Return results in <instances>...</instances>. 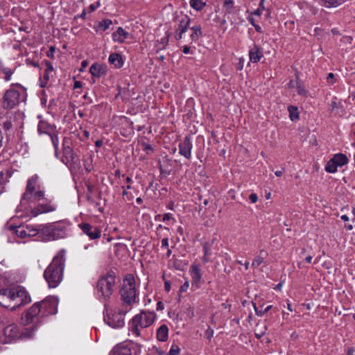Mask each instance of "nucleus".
<instances>
[{
  "label": "nucleus",
  "instance_id": "nucleus-10",
  "mask_svg": "<svg viewBox=\"0 0 355 355\" xmlns=\"http://www.w3.org/2000/svg\"><path fill=\"white\" fill-rule=\"evenodd\" d=\"M34 328L26 329L21 334L19 333L18 327L15 324H11L6 326L3 330V334L6 337V342L10 343L19 337L31 338L33 334Z\"/></svg>",
  "mask_w": 355,
  "mask_h": 355
},
{
  "label": "nucleus",
  "instance_id": "nucleus-47",
  "mask_svg": "<svg viewBox=\"0 0 355 355\" xmlns=\"http://www.w3.org/2000/svg\"><path fill=\"white\" fill-rule=\"evenodd\" d=\"M183 34H184V33L175 31V39L177 40H181L182 38V35Z\"/></svg>",
  "mask_w": 355,
  "mask_h": 355
},
{
  "label": "nucleus",
  "instance_id": "nucleus-36",
  "mask_svg": "<svg viewBox=\"0 0 355 355\" xmlns=\"http://www.w3.org/2000/svg\"><path fill=\"white\" fill-rule=\"evenodd\" d=\"M296 89L299 95L304 97L307 96V91L306 90L305 87L299 82L296 83Z\"/></svg>",
  "mask_w": 355,
  "mask_h": 355
},
{
  "label": "nucleus",
  "instance_id": "nucleus-29",
  "mask_svg": "<svg viewBox=\"0 0 355 355\" xmlns=\"http://www.w3.org/2000/svg\"><path fill=\"white\" fill-rule=\"evenodd\" d=\"M266 254V253L265 251L261 250L259 255L257 256L254 259V260L252 263V266L255 267V268L259 266L263 262L264 257Z\"/></svg>",
  "mask_w": 355,
  "mask_h": 355
},
{
  "label": "nucleus",
  "instance_id": "nucleus-9",
  "mask_svg": "<svg viewBox=\"0 0 355 355\" xmlns=\"http://www.w3.org/2000/svg\"><path fill=\"white\" fill-rule=\"evenodd\" d=\"M40 233L47 241L62 239L66 236V225L62 222H55L43 227Z\"/></svg>",
  "mask_w": 355,
  "mask_h": 355
},
{
  "label": "nucleus",
  "instance_id": "nucleus-59",
  "mask_svg": "<svg viewBox=\"0 0 355 355\" xmlns=\"http://www.w3.org/2000/svg\"><path fill=\"white\" fill-rule=\"evenodd\" d=\"M264 1L265 0H261V1L259 3V8H260L261 10H265L264 5H263Z\"/></svg>",
  "mask_w": 355,
  "mask_h": 355
},
{
  "label": "nucleus",
  "instance_id": "nucleus-1",
  "mask_svg": "<svg viewBox=\"0 0 355 355\" xmlns=\"http://www.w3.org/2000/svg\"><path fill=\"white\" fill-rule=\"evenodd\" d=\"M37 178V175H35L28 180L26 191L18 207L26 213H30L33 217L54 211L57 208L51 201L46 203L40 202L44 199V193L42 191H35Z\"/></svg>",
  "mask_w": 355,
  "mask_h": 355
},
{
  "label": "nucleus",
  "instance_id": "nucleus-2",
  "mask_svg": "<svg viewBox=\"0 0 355 355\" xmlns=\"http://www.w3.org/2000/svg\"><path fill=\"white\" fill-rule=\"evenodd\" d=\"M65 254L64 250L59 251L44 270V277L50 288L57 287L62 280Z\"/></svg>",
  "mask_w": 355,
  "mask_h": 355
},
{
  "label": "nucleus",
  "instance_id": "nucleus-32",
  "mask_svg": "<svg viewBox=\"0 0 355 355\" xmlns=\"http://www.w3.org/2000/svg\"><path fill=\"white\" fill-rule=\"evenodd\" d=\"M323 5L327 8L336 7L343 3V0H322Z\"/></svg>",
  "mask_w": 355,
  "mask_h": 355
},
{
  "label": "nucleus",
  "instance_id": "nucleus-41",
  "mask_svg": "<svg viewBox=\"0 0 355 355\" xmlns=\"http://www.w3.org/2000/svg\"><path fill=\"white\" fill-rule=\"evenodd\" d=\"M327 80L328 83L333 85L335 83L334 74L329 73L327 77Z\"/></svg>",
  "mask_w": 355,
  "mask_h": 355
},
{
  "label": "nucleus",
  "instance_id": "nucleus-48",
  "mask_svg": "<svg viewBox=\"0 0 355 355\" xmlns=\"http://www.w3.org/2000/svg\"><path fill=\"white\" fill-rule=\"evenodd\" d=\"M164 309V304L162 302H158L157 304V308L156 309L157 311H162Z\"/></svg>",
  "mask_w": 355,
  "mask_h": 355
},
{
  "label": "nucleus",
  "instance_id": "nucleus-35",
  "mask_svg": "<svg viewBox=\"0 0 355 355\" xmlns=\"http://www.w3.org/2000/svg\"><path fill=\"white\" fill-rule=\"evenodd\" d=\"M50 137H51V139L52 144H53L54 149H55V156L58 157V146H59L58 137L56 134L53 135V133H51L50 135Z\"/></svg>",
  "mask_w": 355,
  "mask_h": 355
},
{
  "label": "nucleus",
  "instance_id": "nucleus-42",
  "mask_svg": "<svg viewBox=\"0 0 355 355\" xmlns=\"http://www.w3.org/2000/svg\"><path fill=\"white\" fill-rule=\"evenodd\" d=\"M12 126V122L10 121H6L3 123V127L6 130H9Z\"/></svg>",
  "mask_w": 355,
  "mask_h": 355
},
{
  "label": "nucleus",
  "instance_id": "nucleus-27",
  "mask_svg": "<svg viewBox=\"0 0 355 355\" xmlns=\"http://www.w3.org/2000/svg\"><path fill=\"white\" fill-rule=\"evenodd\" d=\"M331 159L338 167L344 166L348 162L347 156L343 153L336 154Z\"/></svg>",
  "mask_w": 355,
  "mask_h": 355
},
{
  "label": "nucleus",
  "instance_id": "nucleus-57",
  "mask_svg": "<svg viewBox=\"0 0 355 355\" xmlns=\"http://www.w3.org/2000/svg\"><path fill=\"white\" fill-rule=\"evenodd\" d=\"M103 144V141L101 140H97L95 143L96 146L101 147Z\"/></svg>",
  "mask_w": 355,
  "mask_h": 355
},
{
  "label": "nucleus",
  "instance_id": "nucleus-31",
  "mask_svg": "<svg viewBox=\"0 0 355 355\" xmlns=\"http://www.w3.org/2000/svg\"><path fill=\"white\" fill-rule=\"evenodd\" d=\"M289 116L291 121H295L299 118L298 108L295 106H289L288 108Z\"/></svg>",
  "mask_w": 355,
  "mask_h": 355
},
{
  "label": "nucleus",
  "instance_id": "nucleus-46",
  "mask_svg": "<svg viewBox=\"0 0 355 355\" xmlns=\"http://www.w3.org/2000/svg\"><path fill=\"white\" fill-rule=\"evenodd\" d=\"M162 247L168 248V240L167 238H164L162 240Z\"/></svg>",
  "mask_w": 355,
  "mask_h": 355
},
{
  "label": "nucleus",
  "instance_id": "nucleus-11",
  "mask_svg": "<svg viewBox=\"0 0 355 355\" xmlns=\"http://www.w3.org/2000/svg\"><path fill=\"white\" fill-rule=\"evenodd\" d=\"M42 315H52L57 313L58 300L55 297H49L38 302Z\"/></svg>",
  "mask_w": 355,
  "mask_h": 355
},
{
  "label": "nucleus",
  "instance_id": "nucleus-40",
  "mask_svg": "<svg viewBox=\"0 0 355 355\" xmlns=\"http://www.w3.org/2000/svg\"><path fill=\"white\" fill-rule=\"evenodd\" d=\"M331 110L334 111L335 110L343 107L342 103L340 101H337L336 100L332 101L330 105Z\"/></svg>",
  "mask_w": 355,
  "mask_h": 355
},
{
  "label": "nucleus",
  "instance_id": "nucleus-55",
  "mask_svg": "<svg viewBox=\"0 0 355 355\" xmlns=\"http://www.w3.org/2000/svg\"><path fill=\"white\" fill-rule=\"evenodd\" d=\"M312 259H313L312 256L309 255V256H307V257L305 258V261H306L307 263H311Z\"/></svg>",
  "mask_w": 355,
  "mask_h": 355
},
{
  "label": "nucleus",
  "instance_id": "nucleus-62",
  "mask_svg": "<svg viewBox=\"0 0 355 355\" xmlns=\"http://www.w3.org/2000/svg\"><path fill=\"white\" fill-rule=\"evenodd\" d=\"M167 42H168V37H166L162 39V43L164 45H166L167 44Z\"/></svg>",
  "mask_w": 355,
  "mask_h": 355
},
{
  "label": "nucleus",
  "instance_id": "nucleus-60",
  "mask_svg": "<svg viewBox=\"0 0 355 355\" xmlns=\"http://www.w3.org/2000/svg\"><path fill=\"white\" fill-rule=\"evenodd\" d=\"M282 173H283V171H276L275 172V175H276V176H277V177H280V176H282Z\"/></svg>",
  "mask_w": 355,
  "mask_h": 355
},
{
  "label": "nucleus",
  "instance_id": "nucleus-5",
  "mask_svg": "<svg viewBox=\"0 0 355 355\" xmlns=\"http://www.w3.org/2000/svg\"><path fill=\"white\" fill-rule=\"evenodd\" d=\"M105 310L104 320L112 328L122 327L125 324V315L131 311L123 304L115 307L105 305Z\"/></svg>",
  "mask_w": 355,
  "mask_h": 355
},
{
  "label": "nucleus",
  "instance_id": "nucleus-52",
  "mask_svg": "<svg viewBox=\"0 0 355 355\" xmlns=\"http://www.w3.org/2000/svg\"><path fill=\"white\" fill-rule=\"evenodd\" d=\"M164 288L166 291H169L171 289V284L168 282H166L164 284Z\"/></svg>",
  "mask_w": 355,
  "mask_h": 355
},
{
  "label": "nucleus",
  "instance_id": "nucleus-23",
  "mask_svg": "<svg viewBox=\"0 0 355 355\" xmlns=\"http://www.w3.org/2000/svg\"><path fill=\"white\" fill-rule=\"evenodd\" d=\"M110 355H132V352L127 346L119 345L114 347Z\"/></svg>",
  "mask_w": 355,
  "mask_h": 355
},
{
  "label": "nucleus",
  "instance_id": "nucleus-16",
  "mask_svg": "<svg viewBox=\"0 0 355 355\" xmlns=\"http://www.w3.org/2000/svg\"><path fill=\"white\" fill-rule=\"evenodd\" d=\"M70 139L64 137L62 141V153L67 162H74L75 154L70 147Z\"/></svg>",
  "mask_w": 355,
  "mask_h": 355
},
{
  "label": "nucleus",
  "instance_id": "nucleus-53",
  "mask_svg": "<svg viewBox=\"0 0 355 355\" xmlns=\"http://www.w3.org/2000/svg\"><path fill=\"white\" fill-rule=\"evenodd\" d=\"M261 10L260 8H258L256 10H254V15H257V16H260L261 14Z\"/></svg>",
  "mask_w": 355,
  "mask_h": 355
},
{
  "label": "nucleus",
  "instance_id": "nucleus-37",
  "mask_svg": "<svg viewBox=\"0 0 355 355\" xmlns=\"http://www.w3.org/2000/svg\"><path fill=\"white\" fill-rule=\"evenodd\" d=\"M180 347L176 345H173L171 346L168 352V355H178L180 353Z\"/></svg>",
  "mask_w": 355,
  "mask_h": 355
},
{
  "label": "nucleus",
  "instance_id": "nucleus-26",
  "mask_svg": "<svg viewBox=\"0 0 355 355\" xmlns=\"http://www.w3.org/2000/svg\"><path fill=\"white\" fill-rule=\"evenodd\" d=\"M192 33L190 35V38L192 42H197L202 35L201 27L200 25H196L191 28Z\"/></svg>",
  "mask_w": 355,
  "mask_h": 355
},
{
  "label": "nucleus",
  "instance_id": "nucleus-17",
  "mask_svg": "<svg viewBox=\"0 0 355 355\" xmlns=\"http://www.w3.org/2000/svg\"><path fill=\"white\" fill-rule=\"evenodd\" d=\"M89 72L92 76L100 78L107 73V67L98 63H94L89 68Z\"/></svg>",
  "mask_w": 355,
  "mask_h": 355
},
{
  "label": "nucleus",
  "instance_id": "nucleus-15",
  "mask_svg": "<svg viewBox=\"0 0 355 355\" xmlns=\"http://www.w3.org/2000/svg\"><path fill=\"white\" fill-rule=\"evenodd\" d=\"M40 313H41L40 304L38 302H36L26 311L25 315L22 318V320L26 324H28Z\"/></svg>",
  "mask_w": 355,
  "mask_h": 355
},
{
  "label": "nucleus",
  "instance_id": "nucleus-3",
  "mask_svg": "<svg viewBox=\"0 0 355 355\" xmlns=\"http://www.w3.org/2000/svg\"><path fill=\"white\" fill-rule=\"evenodd\" d=\"M30 302L29 297L24 288H5L0 290V305L15 310Z\"/></svg>",
  "mask_w": 355,
  "mask_h": 355
},
{
  "label": "nucleus",
  "instance_id": "nucleus-22",
  "mask_svg": "<svg viewBox=\"0 0 355 355\" xmlns=\"http://www.w3.org/2000/svg\"><path fill=\"white\" fill-rule=\"evenodd\" d=\"M37 130L40 134L50 135L53 132V128L46 121H40L38 123Z\"/></svg>",
  "mask_w": 355,
  "mask_h": 355
},
{
  "label": "nucleus",
  "instance_id": "nucleus-43",
  "mask_svg": "<svg viewBox=\"0 0 355 355\" xmlns=\"http://www.w3.org/2000/svg\"><path fill=\"white\" fill-rule=\"evenodd\" d=\"M189 286V281H188V280H187V281L184 283V284L180 287V291L181 293H184V292L187 291V290L188 289Z\"/></svg>",
  "mask_w": 355,
  "mask_h": 355
},
{
  "label": "nucleus",
  "instance_id": "nucleus-64",
  "mask_svg": "<svg viewBox=\"0 0 355 355\" xmlns=\"http://www.w3.org/2000/svg\"><path fill=\"white\" fill-rule=\"evenodd\" d=\"M253 26H254L257 31L261 32V28L259 26L255 24H254Z\"/></svg>",
  "mask_w": 355,
  "mask_h": 355
},
{
  "label": "nucleus",
  "instance_id": "nucleus-50",
  "mask_svg": "<svg viewBox=\"0 0 355 355\" xmlns=\"http://www.w3.org/2000/svg\"><path fill=\"white\" fill-rule=\"evenodd\" d=\"M172 216V214L170 213L165 214L163 216V220L166 221L169 220Z\"/></svg>",
  "mask_w": 355,
  "mask_h": 355
},
{
  "label": "nucleus",
  "instance_id": "nucleus-44",
  "mask_svg": "<svg viewBox=\"0 0 355 355\" xmlns=\"http://www.w3.org/2000/svg\"><path fill=\"white\" fill-rule=\"evenodd\" d=\"M249 199L252 203H256L258 200L257 195L256 193H252L250 195Z\"/></svg>",
  "mask_w": 355,
  "mask_h": 355
},
{
  "label": "nucleus",
  "instance_id": "nucleus-19",
  "mask_svg": "<svg viewBox=\"0 0 355 355\" xmlns=\"http://www.w3.org/2000/svg\"><path fill=\"white\" fill-rule=\"evenodd\" d=\"M130 36V33L125 31L122 27H119L116 32L112 34V38L114 42L123 43Z\"/></svg>",
  "mask_w": 355,
  "mask_h": 355
},
{
  "label": "nucleus",
  "instance_id": "nucleus-12",
  "mask_svg": "<svg viewBox=\"0 0 355 355\" xmlns=\"http://www.w3.org/2000/svg\"><path fill=\"white\" fill-rule=\"evenodd\" d=\"M10 229L12 230L15 234L19 238L34 236L39 233L38 230L31 225H21L15 227L10 226Z\"/></svg>",
  "mask_w": 355,
  "mask_h": 355
},
{
  "label": "nucleus",
  "instance_id": "nucleus-33",
  "mask_svg": "<svg viewBox=\"0 0 355 355\" xmlns=\"http://www.w3.org/2000/svg\"><path fill=\"white\" fill-rule=\"evenodd\" d=\"M338 166L331 159L325 166V171L328 173H334L337 171Z\"/></svg>",
  "mask_w": 355,
  "mask_h": 355
},
{
  "label": "nucleus",
  "instance_id": "nucleus-4",
  "mask_svg": "<svg viewBox=\"0 0 355 355\" xmlns=\"http://www.w3.org/2000/svg\"><path fill=\"white\" fill-rule=\"evenodd\" d=\"M120 296L123 305L132 310L135 304H138L139 291L137 288L134 276L128 274L123 279L122 286L120 289Z\"/></svg>",
  "mask_w": 355,
  "mask_h": 355
},
{
  "label": "nucleus",
  "instance_id": "nucleus-51",
  "mask_svg": "<svg viewBox=\"0 0 355 355\" xmlns=\"http://www.w3.org/2000/svg\"><path fill=\"white\" fill-rule=\"evenodd\" d=\"M182 52L184 53V54H188L190 53V48L189 46H183V49H182Z\"/></svg>",
  "mask_w": 355,
  "mask_h": 355
},
{
  "label": "nucleus",
  "instance_id": "nucleus-7",
  "mask_svg": "<svg viewBox=\"0 0 355 355\" xmlns=\"http://www.w3.org/2000/svg\"><path fill=\"white\" fill-rule=\"evenodd\" d=\"M24 93V88L20 86L13 87L6 91L2 96V107L4 110H12L19 105Z\"/></svg>",
  "mask_w": 355,
  "mask_h": 355
},
{
  "label": "nucleus",
  "instance_id": "nucleus-61",
  "mask_svg": "<svg viewBox=\"0 0 355 355\" xmlns=\"http://www.w3.org/2000/svg\"><path fill=\"white\" fill-rule=\"evenodd\" d=\"M340 218L344 221H348L349 217L347 215H342Z\"/></svg>",
  "mask_w": 355,
  "mask_h": 355
},
{
  "label": "nucleus",
  "instance_id": "nucleus-25",
  "mask_svg": "<svg viewBox=\"0 0 355 355\" xmlns=\"http://www.w3.org/2000/svg\"><path fill=\"white\" fill-rule=\"evenodd\" d=\"M44 63H45V66H46V69H45V71H44V74L43 76L44 80L41 83V86L42 87L46 85V83L49 80V75H50V73H51L53 72V65H52V64L49 61L46 60L44 62Z\"/></svg>",
  "mask_w": 355,
  "mask_h": 355
},
{
  "label": "nucleus",
  "instance_id": "nucleus-56",
  "mask_svg": "<svg viewBox=\"0 0 355 355\" xmlns=\"http://www.w3.org/2000/svg\"><path fill=\"white\" fill-rule=\"evenodd\" d=\"M204 252H205V257H207L209 254V250L207 248V245L204 246Z\"/></svg>",
  "mask_w": 355,
  "mask_h": 355
},
{
  "label": "nucleus",
  "instance_id": "nucleus-8",
  "mask_svg": "<svg viewBox=\"0 0 355 355\" xmlns=\"http://www.w3.org/2000/svg\"><path fill=\"white\" fill-rule=\"evenodd\" d=\"M116 284V275L113 272L103 276L97 284V293L100 297L105 300L109 298L113 293Z\"/></svg>",
  "mask_w": 355,
  "mask_h": 355
},
{
  "label": "nucleus",
  "instance_id": "nucleus-54",
  "mask_svg": "<svg viewBox=\"0 0 355 355\" xmlns=\"http://www.w3.org/2000/svg\"><path fill=\"white\" fill-rule=\"evenodd\" d=\"M288 87L292 88V87H296V83H294L293 80H291L289 82V83L288 84Z\"/></svg>",
  "mask_w": 355,
  "mask_h": 355
},
{
  "label": "nucleus",
  "instance_id": "nucleus-21",
  "mask_svg": "<svg viewBox=\"0 0 355 355\" xmlns=\"http://www.w3.org/2000/svg\"><path fill=\"white\" fill-rule=\"evenodd\" d=\"M168 338V328L166 324L161 325L157 331V338L160 342H165Z\"/></svg>",
  "mask_w": 355,
  "mask_h": 355
},
{
  "label": "nucleus",
  "instance_id": "nucleus-39",
  "mask_svg": "<svg viewBox=\"0 0 355 355\" xmlns=\"http://www.w3.org/2000/svg\"><path fill=\"white\" fill-rule=\"evenodd\" d=\"M3 73L5 74V80L6 81L10 80L12 74V70L9 68H5L3 69Z\"/></svg>",
  "mask_w": 355,
  "mask_h": 355
},
{
  "label": "nucleus",
  "instance_id": "nucleus-18",
  "mask_svg": "<svg viewBox=\"0 0 355 355\" xmlns=\"http://www.w3.org/2000/svg\"><path fill=\"white\" fill-rule=\"evenodd\" d=\"M262 57V51L257 45L254 44L249 51V58L250 61L253 63H257Z\"/></svg>",
  "mask_w": 355,
  "mask_h": 355
},
{
  "label": "nucleus",
  "instance_id": "nucleus-28",
  "mask_svg": "<svg viewBox=\"0 0 355 355\" xmlns=\"http://www.w3.org/2000/svg\"><path fill=\"white\" fill-rule=\"evenodd\" d=\"M112 24V21L111 19H105L100 21L97 26L96 31H105L109 29L110 26Z\"/></svg>",
  "mask_w": 355,
  "mask_h": 355
},
{
  "label": "nucleus",
  "instance_id": "nucleus-24",
  "mask_svg": "<svg viewBox=\"0 0 355 355\" xmlns=\"http://www.w3.org/2000/svg\"><path fill=\"white\" fill-rule=\"evenodd\" d=\"M190 18L187 15H184L181 18L176 31L184 33L188 30Z\"/></svg>",
  "mask_w": 355,
  "mask_h": 355
},
{
  "label": "nucleus",
  "instance_id": "nucleus-38",
  "mask_svg": "<svg viewBox=\"0 0 355 355\" xmlns=\"http://www.w3.org/2000/svg\"><path fill=\"white\" fill-rule=\"evenodd\" d=\"M272 305H269V306H266L263 311H258L257 310L256 306L254 304V308L255 309L256 313L259 316H263L266 313L272 309Z\"/></svg>",
  "mask_w": 355,
  "mask_h": 355
},
{
  "label": "nucleus",
  "instance_id": "nucleus-58",
  "mask_svg": "<svg viewBox=\"0 0 355 355\" xmlns=\"http://www.w3.org/2000/svg\"><path fill=\"white\" fill-rule=\"evenodd\" d=\"M225 5H230L231 6H232L233 1L232 0H225Z\"/></svg>",
  "mask_w": 355,
  "mask_h": 355
},
{
  "label": "nucleus",
  "instance_id": "nucleus-6",
  "mask_svg": "<svg viewBox=\"0 0 355 355\" xmlns=\"http://www.w3.org/2000/svg\"><path fill=\"white\" fill-rule=\"evenodd\" d=\"M156 314L153 311H141L130 321V331L136 336H141V329L150 327L155 321Z\"/></svg>",
  "mask_w": 355,
  "mask_h": 355
},
{
  "label": "nucleus",
  "instance_id": "nucleus-14",
  "mask_svg": "<svg viewBox=\"0 0 355 355\" xmlns=\"http://www.w3.org/2000/svg\"><path fill=\"white\" fill-rule=\"evenodd\" d=\"M193 145L191 141L188 137L184 139L179 144V153L184 156L187 159H190L191 157V150Z\"/></svg>",
  "mask_w": 355,
  "mask_h": 355
},
{
  "label": "nucleus",
  "instance_id": "nucleus-49",
  "mask_svg": "<svg viewBox=\"0 0 355 355\" xmlns=\"http://www.w3.org/2000/svg\"><path fill=\"white\" fill-rule=\"evenodd\" d=\"M347 354V355H355V348L353 347L348 348Z\"/></svg>",
  "mask_w": 355,
  "mask_h": 355
},
{
  "label": "nucleus",
  "instance_id": "nucleus-30",
  "mask_svg": "<svg viewBox=\"0 0 355 355\" xmlns=\"http://www.w3.org/2000/svg\"><path fill=\"white\" fill-rule=\"evenodd\" d=\"M191 275L194 282L198 283L200 280L201 274L197 266H191Z\"/></svg>",
  "mask_w": 355,
  "mask_h": 355
},
{
  "label": "nucleus",
  "instance_id": "nucleus-20",
  "mask_svg": "<svg viewBox=\"0 0 355 355\" xmlns=\"http://www.w3.org/2000/svg\"><path fill=\"white\" fill-rule=\"evenodd\" d=\"M108 60L109 62L114 65L116 69H120L124 64L122 56L117 53H111L109 56Z\"/></svg>",
  "mask_w": 355,
  "mask_h": 355
},
{
  "label": "nucleus",
  "instance_id": "nucleus-45",
  "mask_svg": "<svg viewBox=\"0 0 355 355\" xmlns=\"http://www.w3.org/2000/svg\"><path fill=\"white\" fill-rule=\"evenodd\" d=\"M214 335V330L211 328H208L205 332V336L208 339H211V338Z\"/></svg>",
  "mask_w": 355,
  "mask_h": 355
},
{
  "label": "nucleus",
  "instance_id": "nucleus-34",
  "mask_svg": "<svg viewBox=\"0 0 355 355\" xmlns=\"http://www.w3.org/2000/svg\"><path fill=\"white\" fill-rule=\"evenodd\" d=\"M190 6L196 10H200L203 8L205 3L201 0H190Z\"/></svg>",
  "mask_w": 355,
  "mask_h": 355
},
{
  "label": "nucleus",
  "instance_id": "nucleus-13",
  "mask_svg": "<svg viewBox=\"0 0 355 355\" xmlns=\"http://www.w3.org/2000/svg\"><path fill=\"white\" fill-rule=\"evenodd\" d=\"M78 226L91 240L98 239L101 237V232L98 227L92 226L89 223H81Z\"/></svg>",
  "mask_w": 355,
  "mask_h": 355
},
{
  "label": "nucleus",
  "instance_id": "nucleus-63",
  "mask_svg": "<svg viewBox=\"0 0 355 355\" xmlns=\"http://www.w3.org/2000/svg\"><path fill=\"white\" fill-rule=\"evenodd\" d=\"M1 264L3 265V266H5L6 267H8L9 266L8 261H6V260H2L1 261Z\"/></svg>",
  "mask_w": 355,
  "mask_h": 355
}]
</instances>
